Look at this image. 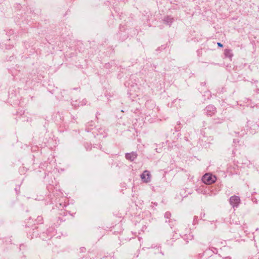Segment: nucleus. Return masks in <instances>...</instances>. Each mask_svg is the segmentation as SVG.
Segmentation results:
<instances>
[{
    "instance_id": "6",
    "label": "nucleus",
    "mask_w": 259,
    "mask_h": 259,
    "mask_svg": "<svg viewBox=\"0 0 259 259\" xmlns=\"http://www.w3.org/2000/svg\"><path fill=\"white\" fill-rule=\"evenodd\" d=\"M217 45L219 47H221V48L223 47V45L220 42H218Z\"/></svg>"
},
{
    "instance_id": "7",
    "label": "nucleus",
    "mask_w": 259,
    "mask_h": 259,
    "mask_svg": "<svg viewBox=\"0 0 259 259\" xmlns=\"http://www.w3.org/2000/svg\"><path fill=\"white\" fill-rule=\"evenodd\" d=\"M170 19V21L171 22L172 19Z\"/></svg>"
},
{
    "instance_id": "2",
    "label": "nucleus",
    "mask_w": 259,
    "mask_h": 259,
    "mask_svg": "<svg viewBox=\"0 0 259 259\" xmlns=\"http://www.w3.org/2000/svg\"><path fill=\"white\" fill-rule=\"evenodd\" d=\"M141 178L145 183H148L151 180V175L149 171L145 170L141 175Z\"/></svg>"
},
{
    "instance_id": "1",
    "label": "nucleus",
    "mask_w": 259,
    "mask_h": 259,
    "mask_svg": "<svg viewBox=\"0 0 259 259\" xmlns=\"http://www.w3.org/2000/svg\"><path fill=\"white\" fill-rule=\"evenodd\" d=\"M217 179L214 176H212L210 174H205L202 179V181L206 184H211L215 182Z\"/></svg>"
},
{
    "instance_id": "4",
    "label": "nucleus",
    "mask_w": 259,
    "mask_h": 259,
    "mask_svg": "<svg viewBox=\"0 0 259 259\" xmlns=\"http://www.w3.org/2000/svg\"><path fill=\"white\" fill-rule=\"evenodd\" d=\"M137 157V154L135 152H132L130 153H126L125 155V157L127 159L130 160L131 161H133Z\"/></svg>"
},
{
    "instance_id": "3",
    "label": "nucleus",
    "mask_w": 259,
    "mask_h": 259,
    "mask_svg": "<svg viewBox=\"0 0 259 259\" xmlns=\"http://www.w3.org/2000/svg\"><path fill=\"white\" fill-rule=\"evenodd\" d=\"M230 204L233 206H237L240 203V198L238 196H233L230 198Z\"/></svg>"
},
{
    "instance_id": "5",
    "label": "nucleus",
    "mask_w": 259,
    "mask_h": 259,
    "mask_svg": "<svg viewBox=\"0 0 259 259\" xmlns=\"http://www.w3.org/2000/svg\"><path fill=\"white\" fill-rule=\"evenodd\" d=\"M224 54L226 57H228L230 59H231L233 56L232 50L230 49H225L224 51Z\"/></svg>"
}]
</instances>
